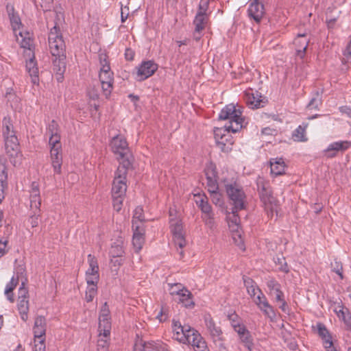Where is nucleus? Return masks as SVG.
<instances>
[{"instance_id":"1","label":"nucleus","mask_w":351,"mask_h":351,"mask_svg":"<svg viewBox=\"0 0 351 351\" xmlns=\"http://www.w3.org/2000/svg\"><path fill=\"white\" fill-rule=\"evenodd\" d=\"M219 120H228L223 127L214 130V137L217 145H224V137H230V132L236 133L243 128L242 110L233 104L226 105L219 114Z\"/></svg>"},{"instance_id":"2","label":"nucleus","mask_w":351,"mask_h":351,"mask_svg":"<svg viewBox=\"0 0 351 351\" xmlns=\"http://www.w3.org/2000/svg\"><path fill=\"white\" fill-rule=\"evenodd\" d=\"M53 71L57 75V80L61 82L66 71V45L63 39L51 41L49 43Z\"/></svg>"},{"instance_id":"3","label":"nucleus","mask_w":351,"mask_h":351,"mask_svg":"<svg viewBox=\"0 0 351 351\" xmlns=\"http://www.w3.org/2000/svg\"><path fill=\"white\" fill-rule=\"evenodd\" d=\"M226 193L232 206L234 212H239L246 208V195L243 186L236 181H230L224 184Z\"/></svg>"},{"instance_id":"4","label":"nucleus","mask_w":351,"mask_h":351,"mask_svg":"<svg viewBox=\"0 0 351 351\" xmlns=\"http://www.w3.org/2000/svg\"><path fill=\"white\" fill-rule=\"evenodd\" d=\"M110 146L112 152L117 156L119 165L132 167L134 157L126 139L123 136H114L110 141Z\"/></svg>"},{"instance_id":"5","label":"nucleus","mask_w":351,"mask_h":351,"mask_svg":"<svg viewBox=\"0 0 351 351\" xmlns=\"http://www.w3.org/2000/svg\"><path fill=\"white\" fill-rule=\"evenodd\" d=\"M257 188L260 199L263 204L268 217H272L274 212H277L278 201L273 196L271 188L269 182L263 179H258Z\"/></svg>"},{"instance_id":"6","label":"nucleus","mask_w":351,"mask_h":351,"mask_svg":"<svg viewBox=\"0 0 351 351\" xmlns=\"http://www.w3.org/2000/svg\"><path fill=\"white\" fill-rule=\"evenodd\" d=\"M132 168V167H126L124 166V165L118 166L114 173L112 187V195H125L127 190L126 176L128 171Z\"/></svg>"},{"instance_id":"7","label":"nucleus","mask_w":351,"mask_h":351,"mask_svg":"<svg viewBox=\"0 0 351 351\" xmlns=\"http://www.w3.org/2000/svg\"><path fill=\"white\" fill-rule=\"evenodd\" d=\"M227 220L230 229L232 232H235L232 237L235 243L241 250H244V243L239 230L240 228V217L238 215V212H234L233 208H232V213L227 216Z\"/></svg>"},{"instance_id":"8","label":"nucleus","mask_w":351,"mask_h":351,"mask_svg":"<svg viewBox=\"0 0 351 351\" xmlns=\"http://www.w3.org/2000/svg\"><path fill=\"white\" fill-rule=\"evenodd\" d=\"M243 99L248 107L252 109L262 108L267 101L258 91L251 88L244 91Z\"/></svg>"},{"instance_id":"9","label":"nucleus","mask_w":351,"mask_h":351,"mask_svg":"<svg viewBox=\"0 0 351 351\" xmlns=\"http://www.w3.org/2000/svg\"><path fill=\"white\" fill-rule=\"evenodd\" d=\"M24 285V282H22L21 286L19 289L17 307L21 318L25 322L28 318L29 292Z\"/></svg>"},{"instance_id":"10","label":"nucleus","mask_w":351,"mask_h":351,"mask_svg":"<svg viewBox=\"0 0 351 351\" xmlns=\"http://www.w3.org/2000/svg\"><path fill=\"white\" fill-rule=\"evenodd\" d=\"M158 69V64L152 60L143 61L136 68V80L142 82L151 77Z\"/></svg>"},{"instance_id":"11","label":"nucleus","mask_w":351,"mask_h":351,"mask_svg":"<svg viewBox=\"0 0 351 351\" xmlns=\"http://www.w3.org/2000/svg\"><path fill=\"white\" fill-rule=\"evenodd\" d=\"M88 269L86 271L87 284L97 283L99 280V265L97 258L92 254L88 255Z\"/></svg>"},{"instance_id":"12","label":"nucleus","mask_w":351,"mask_h":351,"mask_svg":"<svg viewBox=\"0 0 351 351\" xmlns=\"http://www.w3.org/2000/svg\"><path fill=\"white\" fill-rule=\"evenodd\" d=\"M265 14L264 5L258 0H252L247 8V16L251 20L259 23Z\"/></svg>"},{"instance_id":"13","label":"nucleus","mask_w":351,"mask_h":351,"mask_svg":"<svg viewBox=\"0 0 351 351\" xmlns=\"http://www.w3.org/2000/svg\"><path fill=\"white\" fill-rule=\"evenodd\" d=\"M334 312L343 322L345 329L350 332L351 336V313L349 309L345 307L341 302H339L337 303Z\"/></svg>"},{"instance_id":"14","label":"nucleus","mask_w":351,"mask_h":351,"mask_svg":"<svg viewBox=\"0 0 351 351\" xmlns=\"http://www.w3.org/2000/svg\"><path fill=\"white\" fill-rule=\"evenodd\" d=\"M206 178V187L212 190L216 189L218 186V173L215 164L210 162L208 164L204 170Z\"/></svg>"},{"instance_id":"15","label":"nucleus","mask_w":351,"mask_h":351,"mask_svg":"<svg viewBox=\"0 0 351 351\" xmlns=\"http://www.w3.org/2000/svg\"><path fill=\"white\" fill-rule=\"evenodd\" d=\"M172 328L175 338L182 342L184 341V338L189 333L193 332V328L186 324L182 326L179 321L173 320Z\"/></svg>"},{"instance_id":"16","label":"nucleus","mask_w":351,"mask_h":351,"mask_svg":"<svg viewBox=\"0 0 351 351\" xmlns=\"http://www.w3.org/2000/svg\"><path fill=\"white\" fill-rule=\"evenodd\" d=\"M293 43L295 46L296 56L300 59H303L306 55L309 39L306 38L305 34H299Z\"/></svg>"},{"instance_id":"17","label":"nucleus","mask_w":351,"mask_h":351,"mask_svg":"<svg viewBox=\"0 0 351 351\" xmlns=\"http://www.w3.org/2000/svg\"><path fill=\"white\" fill-rule=\"evenodd\" d=\"M206 328L215 342L223 341L222 331L219 326H217L213 319L208 317H205Z\"/></svg>"},{"instance_id":"18","label":"nucleus","mask_w":351,"mask_h":351,"mask_svg":"<svg viewBox=\"0 0 351 351\" xmlns=\"http://www.w3.org/2000/svg\"><path fill=\"white\" fill-rule=\"evenodd\" d=\"M195 197V202L202 213V216L214 214L212 206L208 202V197L205 195L196 194Z\"/></svg>"},{"instance_id":"19","label":"nucleus","mask_w":351,"mask_h":351,"mask_svg":"<svg viewBox=\"0 0 351 351\" xmlns=\"http://www.w3.org/2000/svg\"><path fill=\"white\" fill-rule=\"evenodd\" d=\"M29 56V60L26 61V70L32 78V82L36 84L39 82L37 62L35 60L34 53Z\"/></svg>"},{"instance_id":"20","label":"nucleus","mask_w":351,"mask_h":351,"mask_svg":"<svg viewBox=\"0 0 351 351\" xmlns=\"http://www.w3.org/2000/svg\"><path fill=\"white\" fill-rule=\"evenodd\" d=\"M50 155L54 173L60 174L62 164V149L53 148V149H50Z\"/></svg>"},{"instance_id":"21","label":"nucleus","mask_w":351,"mask_h":351,"mask_svg":"<svg viewBox=\"0 0 351 351\" xmlns=\"http://www.w3.org/2000/svg\"><path fill=\"white\" fill-rule=\"evenodd\" d=\"M46 319L43 316H38L35 319L33 332L34 338L45 339L46 332Z\"/></svg>"},{"instance_id":"22","label":"nucleus","mask_w":351,"mask_h":351,"mask_svg":"<svg viewBox=\"0 0 351 351\" xmlns=\"http://www.w3.org/2000/svg\"><path fill=\"white\" fill-rule=\"evenodd\" d=\"M6 12L8 13L10 25L14 32L19 29L22 25L21 19L17 12H15L14 5L11 3L6 5Z\"/></svg>"},{"instance_id":"23","label":"nucleus","mask_w":351,"mask_h":351,"mask_svg":"<svg viewBox=\"0 0 351 351\" xmlns=\"http://www.w3.org/2000/svg\"><path fill=\"white\" fill-rule=\"evenodd\" d=\"M25 269L23 267H21L17 269V277L15 278L14 277H12L10 280V281L7 284L5 289V295L7 297V299L10 302H14V295L12 293L13 290L16 288L17 284L19 283V275L23 274Z\"/></svg>"},{"instance_id":"24","label":"nucleus","mask_w":351,"mask_h":351,"mask_svg":"<svg viewBox=\"0 0 351 351\" xmlns=\"http://www.w3.org/2000/svg\"><path fill=\"white\" fill-rule=\"evenodd\" d=\"M134 351H169L162 342L147 341L143 346H135Z\"/></svg>"},{"instance_id":"25","label":"nucleus","mask_w":351,"mask_h":351,"mask_svg":"<svg viewBox=\"0 0 351 351\" xmlns=\"http://www.w3.org/2000/svg\"><path fill=\"white\" fill-rule=\"evenodd\" d=\"M5 150L10 156L17 154L19 150V141L15 134L4 136Z\"/></svg>"},{"instance_id":"26","label":"nucleus","mask_w":351,"mask_h":351,"mask_svg":"<svg viewBox=\"0 0 351 351\" xmlns=\"http://www.w3.org/2000/svg\"><path fill=\"white\" fill-rule=\"evenodd\" d=\"M316 327L318 335L323 341L324 347L328 348L332 346V337L326 326L324 324L319 322L317 324Z\"/></svg>"},{"instance_id":"27","label":"nucleus","mask_w":351,"mask_h":351,"mask_svg":"<svg viewBox=\"0 0 351 351\" xmlns=\"http://www.w3.org/2000/svg\"><path fill=\"white\" fill-rule=\"evenodd\" d=\"M267 287L269 290L271 295H275L276 300H282V296H284L283 292L281 291L280 284L274 278H271L267 282Z\"/></svg>"},{"instance_id":"28","label":"nucleus","mask_w":351,"mask_h":351,"mask_svg":"<svg viewBox=\"0 0 351 351\" xmlns=\"http://www.w3.org/2000/svg\"><path fill=\"white\" fill-rule=\"evenodd\" d=\"M271 173L275 176L285 173V164L282 158L271 159L270 161Z\"/></svg>"},{"instance_id":"29","label":"nucleus","mask_w":351,"mask_h":351,"mask_svg":"<svg viewBox=\"0 0 351 351\" xmlns=\"http://www.w3.org/2000/svg\"><path fill=\"white\" fill-rule=\"evenodd\" d=\"M178 300L186 308H192L195 306L193 294L186 288L181 291Z\"/></svg>"},{"instance_id":"30","label":"nucleus","mask_w":351,"mask_h":351,"mask_svg":"<svg viewBox=\"0 0 351 351\" xmlns=\"http://www.w3.org/2000/svg\"><path fill=\"white\" fill-rule=\"evenodd\" d=\"M351 147V142L348 141H340L330 143L327 149L325 150L326 152H330L331 151L335 152H345Z\"/></svg>"},{"instance_id":"31","label":"nucleus","mask_w":351,"mask_h":351,"mask_svg":"<svg viewBox=\"0 0 351 351\" xmlns=\"http://www.w3.org/2000/svg\"><path fill=\"white\" fill-rule=\"evenodd\" d=\"M307 123H302L293 132L292 137L295 141L305 142L307 141L306 137V130L308 127Z\"/></svg>"},{"instance_id":"32","label":"nucleus","mask_w":351,"mask_h":351,"mask_svg":"<svg viewBox=\"0 0 351 351\" xmlns=\"http://www.w3.org/2000/svg\"><path fill=\"white\" fill-rule=\"evenodd\" d=\"M322 104V91L316 90L313 93L312 97L307 105L309 110H319V106Z\"/></svg>"},{"instance_id":"33","label":"nucleus","mask_w":351,"mask_h":351,"mask_svg":"<svg viewBox=\"0 0 351 351\" xmlns=\"http://www.w3.org/2000/svg\"><path fill=\"white\" fill-rule=\"evenodd\" d=\"M207 19L206 14L197 13L193 21L196 34H199V32L203 31L207 23Z\"/></svg>"},{"instance_id":"34","label":"nucleus","mask_w":351,"mask_h":351,"mask_svg":"<svg viewBox=\"0 0 351 351\" xmlns=\"http://www.w3.org/2000/svg\"><path fill=\"white\" fill-rule=\"evenodd\" d=\"M111 330V319L99 320V334L104 335V337H110Z\"/></svg>"},{"instance_id":"35","label":"nucleus","mask_w":351,"mask_h":351,"mask_svg":"<svg viewBox=\"0 0 351 351\" xmlns=\"http://www.w3.org/2000/svg\"><path fill=\"white\" fill-rule=\"evenodd\" d=\"M258 308L263 313V314L268 317L271 321H274L276 317L274 307L269 304L268 300L262 304Z\"/></svg>"},{"instance_id":"36","label":"nucleus","mask_w":351,"mask_h":351,"mask_svg":"<svg viewBox=\"0 0 351 351\" xmlns=\"http://www.w3.org/2000/svg\"><path fill=\"white\" fill-rule=\"evenodd\" d=\"M199 337L203 338L197 330L193 328V332L189 333L187 336L185 337L184 341L182 342H187L193 347V349H195L196 348V345L199 344V341H200V340H199Z\"/></svg>"},{"instance_id":"37","label":"nucleus","mask_w":351,"mask_h":351,"mask_svg":"<svg viewBox=\"0 0 351 351\" xmlns=\"http://www.w3.org/2000/svg\"><path fill=\"white\" fill-rule=\"evenodd\" d=\"M208 191L210 193V196L212 200V202L218 206H222L223 205V199L222 197V195L219 191V185L217 186V189L212 190L211 189H207Z\"/></svg>"},{"instance_id":"38","label":"nucleus","mask_w":351,"mask_h":351,"mask_svg":"<svg viewBox=\"0 0 351 351\" xmlns=\"http://www.w3.org/2000/svg\"><path fill=\"white\" fill-rule=\"evenodd\" d=\"M19 35L22 38L20 41L21 47L28 51V56L34 53L33 40L29 37H23L21 32H19Z\"/></svg>"},{"instance_id":"39","label":"nucleus","mask_w":351,"mask_h":351,"mask_svg":"<svg viewBox=\"0 0 351 351\" xmlns=\"http://www.w3.org/2000/svg\"><path fill=\"white\" fill-rule=\"evenodd\" d=\"M239 339L248 351L253 350L254 344L253 342L252 336L250 331L248 332H245V335L241 336Z\"/></svg>"},{"instance_id":"40","label":"nucleus","mask_w":351,"mask_h":351,"mask_svg":"<svg viewBox=\"0 0 351 351\" xmlns=\"http://www.w3.org/2000/svg\"><path fill=\"white\" fill-rule=\"evenodd\" d=\"M97 284H88V287L86 291L85 299L87 302H90L93 300L95 296L97 293Z\"/></svg>"},{"instance_id":"41","label":"nucleus","mask_w":351,"mask_h":351,"mask_svg":"<svg viewBox=\"0 0 351 351\" xmlns=\"http://www.w3.org/2000/svg\"><path fill=\"white\" fill-rule=\"evenodd\" d=\"M109 254L113 258L121 257L124 254L122 244L114 243L111 246Z\"/></svg>"},{"instance_id":"42","label":"nucleus","mask_w":351,"mask_h":351,"mask_svg":"<svg viewBox=\"0 0 351 351\" xmlns=\"http://www.w3.org/2000/svg\"><path fill=\"white\" fill-rule=\"evenodd\" d=\"M2 127H3V137L6 136L15 134V132L13 130V125H12V124L10 121V119L9 118L5 117L3 119Z\"/></svg>"},{"instance_id":"43","label":"nucleus","mask_w":351,"mask_h":351,"mask_svg":"<svg viewBox=\"0 0 351 351\" xmlns=\"http://www.w3.org/2000/svg\"><path fill=\"white\" fill-rule=\"evenodd\" d=\"M110 337H104L99 334L97 340V351H108Z\"/></svg>"},{"instance_id":"44","label":"nucleus","mask_w":351,"mask_h":351,"mask_svg":"<svg viewBox=\"0 0 351 351\" xmlns=\"http://www.w3.org/2000/svg\"><path fill=\"white\" fill-rule=\"evenodd\" d=\"M274 263L276 266H278V269L284 273H289V268L286 262L285 258L282 256H276L274 258Z\"/></svg>"},{"instance_id":"45","label":"nucleus","mask_w":351,"mask_h":351,"mask_svg":"<svg viewBox=\"0 0 351 351\" xmlns=\"http://www.w3.org/2000/svg\"><path fill=\"white\" fill-rule=\"evenodd\" d=\"M145 243L144 235H133L132 244L136 252H138L143 247Z\"/></svg>"},{"instance_id":"46","label":"nucleus","mask_w":351,"mask_h":351,"mask_svg":"<svg viewBox=\"0 0 351 351\" xmlns=\"http://www.w3.org/2000/svg\"><path fill=\"white\" fill-rule=\"evenodd\" d=\"M59 39H63L60 33L59 27L56 24L51 29L49 33V43L53 40H58Z\"/></svg>"},{"instance_id":"47","label":"nucleus","mask_w":351,"mask_h":351,"mask_svg":"<svg viewBox=\"0 0 351 351\" xmlns=\"http://www.w3.org/2000/svg\"><path fill=\"white\" fill-rule=\"evenodd\" d=\"M60 138V134H50L49 141L50 149H53V148L62 149Z\"/></svg>"},{"instance_id":"48","label":"nucleus","mask_w":351,"mask_h":351,"mask_svg":"<svg viewBox=\"0 0 351 351\" xmlns=\"http://www.w3.org/2000/svg\"><path fill=\"white\" fill-rule=\"evenodd\" d=\"M99 78L101 83H104V82H114V74L113 72L110 70L99 71Z\"/></svg>"},{"instance_id":"49","label":"nucleus","mask_w":351,"mask_h":351,"mask_svg":"<svg viewBox=\"0 0 351 351\" xmlns=\"http://www.w3.org/2000/svg\"><path fill=\"white\" fill-rule=\"evenodd\" d=\"M145 221L143 209L141 206H137L134 211L132 217V223L133 222H141L143 223Z\"/></svg>"},{"instance_id":"50","label":"nucleus","mask_w":351,"mask_h":351,"mask_svg":"<svg viewBox=\"0 0 351 351\" xmlns=\"http://www.w3.org/2000/svg\"><path fill=\"white\" fill-rule=\"evenodd\" d=\"M99 63L101 65L100 71H105L110 70V62L108 60V56L106 53L99 55Z\"/></svg>"},{"instance_id":"51","label":"nucleus","mask_w":351,"mask_h":351,"mask_svg":"<svg viewBox=\"0 0 351 351\" xmlns=\"http://www.w3.org/2000/svg\"><path fill=\"white\" fill-rule=\"evenodd\" d=\"M101 319H111L110 312L107 302H105L101 308L99 320Z\"/></svg>"},{"instance_id":"52","label":"nucleus","mask_w":351,"mask_h":351,"mask_svg":"<svg viewBox=\"0 0 351 351\" xmlns=\"http://www.w3.org/2000/svg\"><path fill=\"white\" fill-rule=\"evenodd\" d=\"M132 230L133 235H144L145 236V228L143 223L141 222H133L132 223Z\"/></svg>"},{"instance_id":"53","label":"nucleus","mask_w":351,"mask_h":351,"mask_svg":"<svg viewBox=\"0 0 351 351\" xmlns=\"http://www.w3.org/2000/svg\"><path fill=\"white\" fill-rule=\"evenodd\" d=\"M113 208L117 212L120 211L122 207L123 202L125 196L112 195Z\"/></svg>"},{"instance_id":"54","label":"nucleus","mask_w":351,"mask_h":351,"mask_svg":"<svg viewBox=\"0 0 351 351\" xmlns=\"http://www.w3.org/2000/svg\"><path fill=\"white\" fill-rule=\"evenodd\" d=\"M332 271L335 272L342 280L343 278V266L341 262L335 261L334 263H331Z\"/></svg>"},{"instance_id":"55","label":"nucleus","mask_w":351,"mask_h":351,"mask_svg":"<svg viewBox=\"0 0 351 351\" xmlns=\"http://www.w3.org/2000/svg\"><path fill=\"white\" fill-rule=\"evenodd\" d=\"M45 339L34 338L33 351H45Z\"/></svg>"},{"instance_id":"56","label":"nucleus","mask_w":351,"mask_h":351,"mask_svg":"<svg viewBox=\"0 0 351 351\" xmlns=\"http://www.w3.org/2000/svg\"><path fill=\"white\" fill-rule=\"evenodd\" d=\"M113 84L114 82H104V83H101L103 93L106 98H108L110 95L113 90Z\"/></svg>"},{"instance_id":"57","label":"nucleus","mask_w":351,"mask_h":351,"mask_svg":"<svg viewBox=\"0 0 351 351\" xmlns=\"http://www.w3.org/2000/svg\"><path fill=\"white\" fill-rule=\"evenodd\" d=\"M0 183H8L7 168L3 162H0Z\"/></svg>"},{"instance_id":"58","label":"nucleus","mask_w":351,"mask_h":351,"mask_svg":"<svg viewBox=\"0 0 351 351\" xmlns=\"http://www.w3.org/2000/svg\"><path fill=\"white\" fill-rule=\"evenodd\" d=\"M47 131L49 134H60L59 125L55 120H52L48 125Z\"/></svg>"},{"instance_id":"59","label":"nucleus","mask_w":351,"mask_h":351,"mask_svg":"<svg viewBox=\"0 0 351 351\" xmlns=\"http://www.w3.org/2000/svg\"><path fill=\"white\" fill-rule=\"evenodd\" d=\"M214 214L210 215L202 216L205 225L209 228L212 229L215 226Z\"/></svg>"},{"instance_id":"60","label":"nucleus","mask_w":351,"mask_h":351,"mask_svg":"<svg viewBox=\"0 0 351 351\" xmlns=\"http://www.w3.org/2000/svg\"><path fill=\"white\" fill-rule=\"evenodd\" d=\"M171 232L173 234V237L183 234L182 223L177 221L175 224L171 225Z\"/></svg>"},{"instance_id":"61","label":"nucleus","mask_w":351,"mask_h":351,"mask_svg":"<svg viewBox=\"0 0 351 351\" xmlns=\"http://www.w3.org/2000/svg\"><path fill=\"white\" fill-rule=\"evenodd\" d=\"M185 287L180 283L173 284L171 286L170 293L171 295H176L178 296L180 294L181 291Z\"/></svg>"},{"instance_id":"62","label":"nucleus","mask_w":351,"mask_h":351,"mask_svg":"<svg viewBox=\"0 0 351 351\" xmlns=\"http://www.w3.org/2000/svg\"><path fill=\"white\" fill-rule=\"evenodd\" d=\"M209 6V0H200L197 13L206 14Z\"/></svg>"},{"instance_id":"63","label":"nucleus","mask_w":351,"mask_h":351,"mask_svg":"<svg viewBox=\"0 0 351 351\" xmlns=\"http://www.w3.org/2000/svg\"><path fill=\"white\" fill-rule=\"evenodd\" d=\"M267 299L266 296L263 294L261 289H258V294L254 299V302L257 305L258 307L262 305L265 302H267Z\"/></svg>"},{"instance_id":"64","label":"nucleus","mask_w":351,"mask_h":351,"mask_svg":"<svg viewBox=\"0 0 351 351\" xmlns=\"http://www.w3.org/2000/svg\"><path fill=\"white\" fill-rule=\"evenodd\" d=\"M199 344L196 345V348L194 349L195 351H210L206 341L204 339V338H199Z\"/></svg>"}]
</instances>
